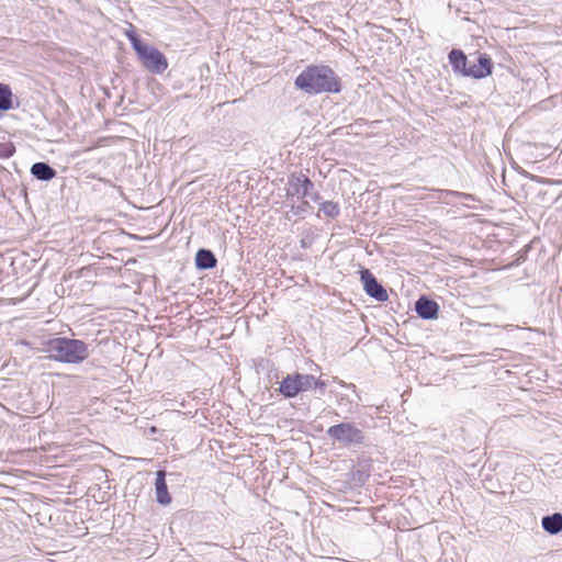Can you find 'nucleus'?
<instances>
[{"mask_svg": "<svg viewBox=\"0 0 562 562\" xmlns=\"http://www.w3.org/2000/svg\"><path fill=\"white\" fill-rule=\"evenodd\" d=\"M294 86L307 94L338 93L340 78L326 65H310L294 80Z\"/></svg>", "mask_w": 562, "mask_h": 562, "instance_id": "f257e3e1", "label": "nucleus"}, {"mask_svg": "<svg viewBox=\"0 0 562 562\" xmlns=\"http://www.w3.org/2000/svg\"><path fill=\"white\" fill-rule=\"evenodd\" d=\"M44 351L48 358L63 363L78 364L89 356L88 345L79 339L55 337L44 342Z\"/></svg>", "mask_w": 562, "mask_h": 562, "instance_id": "f03ea898", "label": "nucleus"}, {"mask_svg": "<svg viewBox=\"0 0 562 562\" xmlns=\"http://www.w3.org/2000/svg\"><path fill=\"white\" fill-rule=\"evenodd\" d=\"M127 37L136 52L143 66L151 74L160 75L167 67L168 61L165 55L156 47L144 43L137 35L127 33Z\"/></svg>", "mask_w": 562, "mask_h": 562, "instance_id": "7ed1b4c3", "label": "nucleus"}, {"mask_svg": "<svg viewBox=\"0 0 562 562\" xmlns=\"http://www.w3.org/2000/svg\"><path fill=\"white\" fill-rule=\"evenodd\" d=\"M327 436L342 447H361L366 445V435L355 423L346 422L330 426Z\"/></svg>", "mask_w": 562, "mask_h": 562, "instance_id": "20e7f679", "label": "nucleus"}, {"mask_svg": "<svg viewBox=\"0 0 562 562\" xmlns=\"http://www.w3.org/2000/svg\"><path fill=\"white\" fill-rule=\"evenodd\" d=\"M314 189V183L303 173H292L288 179L286 198H307Z\"/></svg>", "mask_w": 562, "mask_h": 562, "instance_id": "39448f33", "label": "nucleus"}, {"mask_svg": "<svg viewBox=\"0 0 562 562\" xmlns=\"http://www.w3.org/2000/svg\"><path fill=\"white\" fill-rule=\"evenodd\" d=\"M360 280L363 284V289L366 293L372 299L379 302H385L389 299L386 290L383 285L376 280L373 273L369 269L360 270Z\"/></svg>", "mask_w": 562, "mask_h": 562, "instance_id": "423d86ee", "label": "nucleus"}, {"mask_svg": "<svg viewBox=\"0 0 562 562\" xmlns=\"http://www.w3.org/2000/svg\"><path fill=\"white\" fill-rule=\"evenodd\" d=\"M492 59L486 54H482L479 56L476 64H468V71L464 72V77L482 79L490 76L492 74Z\"/></svg>", "mask_w": 562, "mask_h": 562, "instance_id": "0eeeda50", "label": "nucleus"}, {"mask_svg": "<svg viewBox=\"0 0 562 562\" xmlns=\"http://www.w3.org/2000/svg\"><path fill=\"white\" fill-rule=\"evenodd\" d=\"M415 311L423 319H436L438 317L439 305L437 302L423 295L416 301Z\"/></svg>", "mask_w": 562, "mask_h": 562, "instance_id": "6e6552de", "label": "nucleus"}, {"mask_svg": "<svg viewBox=\"0 0 562 562\" xmlns=\"http://www.w3.org/2000/svg\"><path fill=\"white\" fill-rule=\"evenodd\" d=\"M155 492L158 504L166 506L171 503V496L166 483V472L162 470L156 472Z\"/></svg>", "mask_w": 562, "mask_h": 562, "instance_id": "1a4fd4ad", "label": "nucleus"}, {"mask_svg": "<svg viewBox=\"0 0 562 562\" xmlns=\"http://www.w3.org/2000/svg\"><path fill=\"white\" fill-rule=\"evenodd\" d=\"M449 63L452 67L454 74L461 75L464 77V72L468 71V57L463 50L453 48L448 54Z\"/></svg>", "mask_w": 562, "mask_h": 562, "instance_id": "9d476101", "label": "nucleus"}, {"mask_svg": "<svg viewBox=\"0 0 562 562\" xmlns=\"http://www.w3.org/2000/svg\"><path fill=\"white\" fill-rule=\"evenodd\" d=\"M279 392L285 398H292L300 394V387L296 380V374H288L282 379L279 385Z\"/></svg>", "mask_w": 562, "mask_h": 562, "instance_id": "9b49d317", "label": "nucleus"}, {"mask_svg": "<svg viewBox=\"0 0 562 562\" xmlns=\"http://www.w3.org/2000/svg\"><path fill=\"white\" fill-rule=\"evenodd\" d=\"M541 526L546 532L555 536L562 531V514L553 513L541 519Z\"/></svg>", "mask_w": 562, "mask_h": 562, "instance_id": "f8f14e48", "label": "nucleus"}, {"mask_svg": "<svg viewBox=\"0 0 562 562\" xmlns=\"http://www.w3.org/2000/svg\"><path fill=\"white\" fill-rule=\"evenodd\" d=\"M32 176L41 181H49L56 177V170L47 162H35L31 167Z\"/></svg>", "mask_w": 562, "mask_h": 562, "instance_id": "ddd939ff", "label": "nucleus"}, {"mask_svg": "<svg viewBox=\"0 0 562 562\" xmlns=\"http://www.w3.org/2000/svg\"><path fill=\"white\" fill-rule=\"evenodd\" d=\"M215 255L209 249H199L195 255V266L200 270L212 269L216 266Z\"/></svg>", "mask_w": 562, "mask_h": 562, "instance_id": "4468645a", "label": "nucleus"}, {"mask_svg": "<svg viewBox=\"0 0 562 562\" xmlns=\"http://www.w3.org/2000/svg\"><path fill=\"white\" fill-rule=\"evenodd\" d=\"M13 105V94L9 85L0 82V113L18 108Z\"/></svg>", "mask_w": 562, "mask_h": 562, "instance_id": "2eb2a0df", "label": "nucleus"}, {"mask_svg": "<svg viewBox=\"0 0 562 562\" xmlns=\"http://www.w3.org/2000/svg\"><path fill=\"white\" fill-rule=\"evenodd\" d=\"M319 211L324 213L325 216L335 218L339 215L340 209L338 203L333 201H324L319 204Z\"/></svg>", "mask_w": 562, "mask_h": 562, "instance_id": "dca6fc26", "label": "nucleus"}, {"mask_svg": "<svg viewBox=\"0 0 562 562\" xmlns=\"http://www.w3.org/2000/svg\"><path fill=\"white\" fill-rule=\"evenodd\" d=\"M295 374H296V380H297V384L300 387V393H303V392H306V391L313 389V383H315L314 375L303 374V373H297V372H295Z\"/></svg>", "mask_w": 562, "mask_h": 562, "instance_id": "f3484780", "label": "nucleus"}, {"mask_svg": "<svg viewBox=\"0 0 562 562\" xmlns=\"http://www.w3.org/2000/svg\"><path fill=\"white\" fill-rule=\"evenodd\" d=\"M310 207V203L308 201L304 200L302 201L301 204L299 205H295V204H291L290 206V212L293 214V215H296V216H303L304 213L307 211V209Z\"/></svg>", "mask_w": 562, "mask_h": 562, "instance_id": "a211bd4d", "label": "nucleus"}, {"mask_svg": "<svg viewBox=\"0 0 562 562\" xmlns=\"http://www.w3.org/2000/svg\"><path fill=\"white\" fill-rule=\"evenodd\" d=\"M327 383L321 379L315 378V383H313V389L319 392V395H324Z\"/></svg>", "mask_w": 562, "mask_h": 562, "instance_id": "6ab92c4d", "label": "nucleus"}, {"mask_svg": "<svg viewBox=\"0 0 562 562\" xmlns=\"http://www.w3.org/2000/svg\"><path fill=\"white\" fill-rule=\"evenodd\" d=\"M446 194H449V195H461L463 196L464 199H473L471 194H468V193H459L457 191H443Z\"/></svg>", "mask_w": 562, "mask_h": 562, "instance_id": "aec40b11", "label": "nucleus"}, {"mask_svg": "<svg viewBox=\"0 0 562 562\" xmlns=\"http://www.w3.org/2000/svg\"><path fill=\"white\" fill-rule=\"evenodd\" d=\"M307 196H308V198H311V199H312L313 201H315V202H317V201L321 199V195H319V193H318V192L313 193V192L311 191V194H310V195H307Z\"/></svg>", "mask_w": 562, "mask_h": 562, "instance_id": "412c9836", "label": "nucleus"}]
</instances>
